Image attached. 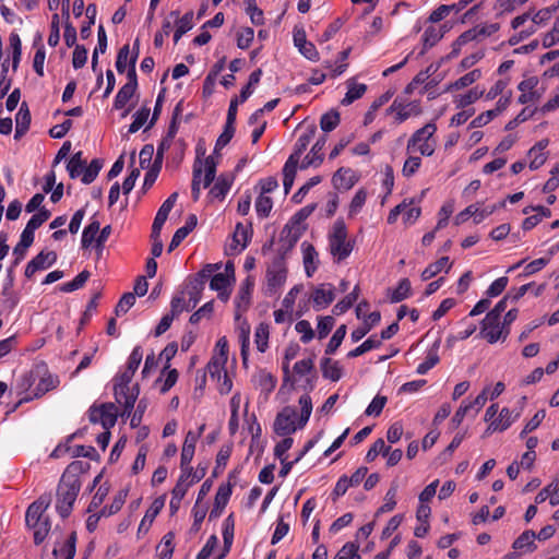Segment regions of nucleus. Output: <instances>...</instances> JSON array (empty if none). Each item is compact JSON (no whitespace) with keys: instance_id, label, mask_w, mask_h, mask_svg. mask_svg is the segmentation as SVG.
Masks as SVG:
<instances>
[{"instance_id":"obj_1","label":"nucleus","mask_w":559,"mask_h":559,"mask_svg":"<svg viewBox=\"0 0 559 559\" xmlns=\"http://www.w3.org/2000/svg\"><path fill=\"white\" fill-rule=\"evenodd\" d=\"M88 467V463L73 461L67 466L61 475L57 486L56 510L62 519H66L71 514L73 504L82 486L80 475L85 473Z\"/></svg>"},{"instance_id":"obj_2","label":"nucleus","mask_w":559,"mask_h":559,"mask_svg":"<svg viewBox=\"0 0 559 559\" xmlns=\"http://www.w3.org/2000/svg\"><path fill=\"white\" fill-rule=\"evenodd\" d=\"M134 373L135 372L126 369L115 378L114 395L116 402L123 406L122 415H131L134 408V403L138 400L140 393L139 384H134L132 388H130V383Z\"/></svg>"},{"instance_id":"obj_3","label":"nucleus","mask_w":559,"mask_h":559,"mask_svg":"<svg viewBox=\"0 0 559 559\" xmlns=\"http://www.w3.org/2000/svg\"><path fill=\"white\" fill-rule=\"evenodd\" d=\"M354 249V243L347 240V227L342 218L334 222L332 230L329 234L330 253L341 262L349 257Z\"/></svg>"},{"instance_id":"obj_4","label":"nucleus","mask_w":559,"mask_h":559,"mask_svg":"<svg viewBox=\"0 0 559 559\" xmlns=\"http://www.w3.org/2000/svg\"><path fill=\"white\" fill-rule=\"evenodd\" d=\"M39 378L38 383L36 384L34 397H40L44 394H46L48 391L55 389L59 384V380L57 377H53L52 374L48 373L47 371L40 376L39 369L32 370L29 373L25 374L23 379L22 386L24 389H29L36 381V379ZM33 400V396L24 397L20 400L13 407V411H15L22 403L28 402Z\"/></svg>"},{"instance_id":"obj_5","label":"nucleus","mask_w":559,"mask_h":559,"mask_svg":"<svg viewBox=\"0 0 559 559\" xmlns=\"http://www.w3.org/2000/svg\"><path fill=\"white\" fill-rule=\"evenodd\" d=\"M286 277L287 269L285 265V257L278 254L273 259L271 265L266 270V286L264 288V294L266 296L277 294L286 282Z\"/></svg>"},{"instance_id":"obj_6","label":"nucleus","mask_w":559,"mask_h":559,"mask_svg":"<svg viewBox=\"0 0 559 559\" xmlns=\"http://www.w3.org/2000/svg\"><path fill=\"white\" fill-rule=\"evenodd\" d=\"M118 409L114 403L93 405L88 411V418L92 424H100L105 430H110L116 425Z\"/></svg>"},{"instance_id":"obj_7","label":"nucleus","mask_w":559,"mask_h":559,"mask_svg":"<svg viewBox=\"0 0 559 559\" xmlns=\"http://www.w3.org/2000/svg\"><path fill=\"white\" fill-rule=\"evenodd\" d=\"M501 319L495 318L488 320V314L480 322V336L489 344H495L498 341H506L510 334V328L503 326Z\"/></svg>"},{"instance_id":"obj_8","label":"nucleus","mask_w":559,"mask_h":559,"mask_svg":"<svg viewBox=\"0 0 559 559\" xmlns=\"http://www.w3.org/2000/svg\"><path fill=\"white\" fill-rule=\"evenodd\" d=\"M503 206H504V201H502L498 204H492V205H488L485 207H480L478 203L471 204L455 216V224L460 225V224L466 222L469 217H473V221L475 224H479L486 217L490 216L498 209L503 207Z\"/></svg>"},{"instance_id":"obj_9","label":"nucleus","mask_w":559,"mask_h":559,"mask_svg":"<svg viewBox=\"0 0 559 559\" xmlns=\"http://www.w3.org/2000/svg\"><path fill=\"white\" fill-rule=\"evenodd\" d=\"M294 372L300 377L305 378L304 383L301 384V389L305 392H311L316 388L317 383V373L314 371V362L312 358L301 359L296 361L294 367Z\"/></svg>"},{"instance_id":"obj_10","label":"nucleus","mask_w":559,"mask_h":559,"mask_svg":"<svg viewBox=\"0 0 559 559\" xmlns=\"http://www.w3.org/2000/svg\"><path fill=\"white\" fill-rule=\"evenodd\" d=\"M297 417V411L293 406L284 407L275 417L274 431L278 436H287L294 433L297 429L295 426V418Z\"/></svg>"},{"instance_id":"obj_11","label":"nucleus","mask_w":559,"mask_h":559,"mask_svg":"<svg viewBox=\"0 0 559 559\" xmlns=\"http://www.w3.org/2000/svg\"><path fill=\"white\" fill-rule=\"evenodd\" d=\"M305 230L306 227H297L290 223H287L280 234L278 254H282L284 257L285 253L290 251L299 241Z\"/></svg>"},{"instance_id":"obj_12","label":"nucleus","mask_w":559,"mask_h":559,"mask_svg":"<svg viewBox=\"0 0 559 559\" xmlns=\"http://www.w3.org/2000/svg\"><path fill=\"white\" fill-rule=\"evenodd\" d=\"M235 474H236V471L229 473L228 484H226V485L222 484L218 487L217 492L215 495L214 506H213L212 510L210 511V515H209L210 520H214V519H217L218 516H221V514L223 513V510L227 506L228 500L233 492L231 488H233L234 484H231V479L235 478Z\"/></svg>"},{"instance_id":"obj_13","label":"nucleus","mask_w":559,"mask_h":559,"mask_svg":"<svg viewBox=\"0 0 559 559\" xmlns=\"http://www.w3.org/2000/svg\"><path fill=\"white\" fill-rule=\"evenodd\" d=\"M57 258L55 251H40L27 263L24 272L25 276L31 278L37 271L50 267L56 263Z\"/></svg>"},{"instance_id":"obj_14","label":"nucleus","mask_w":559,"mask_h":559,"mask_svg":"<svg viewBox=\"0 0 559 559\" xmlns=\"http://www.w3.org/2000/svg\"><path fill=\"white\" fill-rule=\"evenodd\" d=\"M254 277L252 275H248L242 283L240 284L239 290L235 298V305L237 308L236 318H239L240 311H247L251 304V294L254 288Z\"/></svg>"},{"instance_id":"obj_15","label":"nucleus","mask_w":559,"mask_h":559,"mask_svg":"<svg viewBox=\"0 0 559 559\" xmlns=\"http://www.w3.org/2000/svg\"><path fill=\"white\" fill-rule=\"evenodd\" d=\"M328 136H320L316 143L312 145L310 153L302 159L300 164V169H307L310 166L319 167L323 162V148L326 144Z\"/></svg>"},{"instance_id":"obj_16","label":"nucleus","mask_w":559,"mask_h":559,"mask_svg":"<svg viewBox=\"0 0 559 559\" xmlns=\"http://www.w3.org/2000/svg\"><path fill=\"white\" fill-rule=\"evenodd\" d=\"M311 298L317 310L326 308L335 298L334 286L330 283L319 285L313 290Z\"/></svg>"},{"instance_id":"obj_17","label":"nucleus","mask_w":559,"mask_h":559,"mask_svg":"<svg viewBox=\"0 0 559 559\" xmlns=\"http://www.w3.org/2000/svg\"><path fill=\"white\" fill-rule=\"evenodd\" d=\"M49 502L43 499H38L28 506L25 513V523L28 528L31 526H38L40 520L46 518L44 513L47 510Z\"/></svg>"},{"instance_id":"obj_18","label":"nucleus","mask_w":559,"mask_h":559,"mask_svg":"<svg viewBox=\"0 0 559 559\" xmlns=\"http://www.w3.org/2000/svg\"><path fill=\"white\" fill-rule=\"evenodd\" d=\"M357 181L350 168L341 167L332 177V185L337 190L347 191L352 189Z\"/></svg>"},{"instance_id":"obj_19","label":"nucleus","mask_w":559,"mask_h":559,"mask_svg":"<svg viewBox=\"0 0 559 559\" xmlns=\"http://www.w3.org/2000/svg\"><path fill=\"white\" fill-rule=\"evenodd\" d=\"M198 224V217L195 214H189L185 225L178 228L169 243L168 251L175 250L183 240L185 238L197 227Z\"/></svg>"},{"instance_id":"obj_20","label":"nucleus","mask_w":559,"mask_h":559,"mask_svg":"<svg viewBox=\"0 0 559 559\" xmlns=\"http://www.w3.org/2000/svg\"><path fill=\"white\" fill-rule=\"evenodd\" d=\"M548 139H542L530 148L528 156L532 157L530 162V168L532 170L540 168L547 160V153L545 152V150L548 146Z\"/></svg>"},{"instance_id":"obj_21","label":"nucleus","mask_w":559,"mask_h":559,"mask_svg":"<svg viewBox=\"0 0 559 559\" xmlns=\"http://www.w3.org/2000/svg\"><path fill=\"white\" fill-rule=\"evenodd\" d=\"M200 438V433H195L194 431H188L183 441L182 450H181V457H180V465L181 466H188L190 465L194 451L197 442Z\"/></svg>"},{"instance_id":"obj_22","label":"nucleus","mask_w":559,"mask_h":559,"mask_svg":"<svg viewBox=\"0 0 559 559\" xmlns=\"http://www.w3.org/2000/svg\"><path fill=\"white\" fill-rule=\"evenodd\" d=\"M233 183L234 177L231 175L222 174L210 189L209 194L214 199L224 200Z\"/></svg>"},{"instance_id":"obj_23","label":"nucleus","mask_w":559,"mask_h":559,"mask_svg":"<svg viewBox=\"0 0 559 559\" xmlns=\"http://www.w3.org/2000/svg\"><path fill=\"white\" fill-rule=\"evenodd\" d=\"M388 112H396V121L399 123L404 122L406 119H408L412 115H418L419 108L416 104H407L404 105L403 103L399 102L397 99H394L391 106L386 110Z\"/></svg>"},{"instance_id":"obj_24","label":"nucleus","mask_w":559,"mask_h":559,"mask_svg":"<svg viewBox=\"0 0 559 559\" xmlns=\"http://www.w3.org/2000/svg\"><path fill=\"white\" fill-rule=\"evenodd\" d=\"M163 507H164L163 498H157L153 501V503L147 509L146 513L144 514V516L139 525L138 534L146 533L150 530L153 521L155 520L157 514L162 511Z\"/></svg>"},{"instance_id":"obj_25","label":"nucleus","mask_w":559,"mask_h":559,"mask_svg":"<svg viewBox=\"0 0 559 559\" xmlns=\"http://www.w3.org/2000/svg\"><path fill=\"white\" fill-rule=\"evenodd\" d=\"M100 223L94 215L88 225H86L82 233L81 246L83 249L90 248L93 243H96V238L100 231Z\"/></svg>"},{"instance_id":"obj_26","label":"nucleus","mask_w":559,"mask_h":559,"mask_svg":"<svg viewBox=\"0 0 559 559\" xmlns=\"http://www.w3.org/2000/svg\"><path fill=\"white\" fill-rule=\"evenodd\" d=\"M322 376L333 382L338 381L343 376L342 367L338 361L333 360L330 357H323L320 361Z\"/></svg>"},{"instance_id":"obj_27","label":"nucleus","mask_w":559,"mask_h":559,"mask_svg":"<svg viewBox=\"0 0 559 559\" xmlns=\"http://www.w3.org/2000/svg\"><path fill=\"white\" fill-rule=\"evenodd\" d=\"M304 251V265L308 277H311L318 269V252L316 248L308 242L301 245Z\"/></svg>"},{"instance_id":"obj_28","label":"nucleus","mask_w":559,"mask_h":559,"mask_svg":"<svg viewBox=\"0 0 559 559\" xmlns=\"http://www.w3.org/2000/svg\"><path fill=\"white\" fill-rule=\"evenodd\" d=\"M367 91V85L364 83H356L353 80L347 81V92L341 100L343 106H348L355 100L361 98Z\"/></svg>"},{"instance_id":"obj_29","label":"nucleus","mask_w":559,"mask_h":559,"mask_svg":"<svg viewBox=\"0 0 559 559\" xmlns=\"http://www.w3.org/2000/svg\"><path fill=\"white\" fill-rule=\"evenodd\" d=\"M252 236L251 225L245 226L242 223H237L235 227V231L233 234V242L235 243V249L239 246V251L247 248L250 242Z\"/></svg>"},{"instance_id":"obj_30","label":"nucleus","mask_w":559,"mask_h":559,"mask_svg":"<svg viewBox=\"0 0 559 559\" xmlns=\"http://www.w3.org/2000/svg\"><path fill=\"white\" fill-rule=\"evenodd\" d=\"M452 267V263L449 260V257H442L433 263H430L423 272L421 280L428 281L439 274L442 270H445L448 273Z\"/></svg>"},{"instance_id":"obj_31","label":"nucleus","mask_w":559,"mask_h":559,"mask_svg":"<svg viewBox=\"0 0 559 559\" xmlns=\"http://www.w3.org/2000/svg\"><path fill=\"white\" fill-rule=\"evenodd\" d=\"M536 533L534 531L527 530L524 531L514 542L513 549L515 550H524L532 552L536 549L535 545Z\"/></svg>"},{"instance_id":"obj_32","label":"nucleus","mask_w":559,"mask_h":559,"mask_svg":"<svg viewBox=\"0 0 559 559\" xmlns=\"http://www.w3.org/2000/svg\"><path fill=\"white\" fill-rule=\"evenodd\" d=\"M317 128L314 126L309 127L297 139L294 152L290 154L300 159L302 153L307 150L308 145L316 135Z\"/></svg>"},{"instance_id":"obj_33","label":"nucleus","mask_w":559,"mask_h":559,"mask_svg":"<svg viewBox=\"0 0 559 559\" xmlns=\"http://www.w3.org/2000/svg\"><path fill=\"white\" fill-rule=\"evenodd\" d=\"M235 522L233 514L228 515L223 523L224 551L217 559H223L229 552L234 540Z\"/></svg>"},{"instance_id":"obj_34","label":"nucleus","mask_w":559,"mask_h":559,"mask_svg":"<svg viewBox=\"0 0 559 559\" xmlns=\"http://www.w3.org/2000/svg\"><path fill=\"white\" fill-rule=\"evenodd\" d=\"M436 130L437 126L433 122H429L425 124L423 128L418 129L408 140L407 150H411L412 146H415L420 142H428V140L436 132Z\"/></svg>"},{"instance_id":"obj_35","label":"nucleus","mask_w":559,"mask_h":559,"mask_svg":"<svg viewBox=\"0 0 559 559\" xmlns=\"http://www.w3.org/2000/svg\"><path fill=\"white\" fill-rule=\"evenodd\" d=\"M438 347H439V342H436L433 344L432 348H430L428 350L427 356L424 359V361H421L416 368V372L418 374H426L430 369H432L439 362L440 358L438 355Z\"/></svg>"},{"instance_id":"obj_36","label":"nucleus","mask_w":559,"mask_h":559,"mask_svg":"<svg viewBox=\"0 0 559 559\" xmlns=\"http://www.w3.org/2000/svg\"><path fill=\"white\" fill-rule=\"evenodd\" d=\"M107 49V35L104 26L100 24L97 29V45L92 56V70L97 71L98 53H105Z\"/></svg>"},{"instance_id":"obj_37","label":"nucleus","mask_w":559,"mask_h":559,"mask_svg":"<svg viewBox=\"0 0 559 559\" xmlns=\"http://www.w3.org/2000/svg\"><path fill=\"white\" fill-rule=\"evenodd\" d=\"M138 88L123 84L115 96L112 108L116 110L123 109L129 100L134 96Z\"/></svg>"},{"instance_id":"obj_38","label":"nucleus","mask_w":559,"mask_h":559,"mask_svg":"<svg viewBox=\"0 0 559 559\" xmlns=\"http://www.w3.org/2000/svg\"><path fill=\"white\" fill-rule=\"evenodd\" d=\"M513 418L511 416V412L509 408L503 407L499 413V418L495 419L490 423L487 432L489 431H504L507 430L513 423Z\"/></svg>"},{"instance_id":"obj_39","label":"nucleus","mask_w":559,"mask_h":559,"mask_svg":"<svg viewBox=\"0 0 559 559\" xmlns=\"http://www.w3.org/2000/svg\"><path fill=\"white\" fill-rule=\"evenodd\" d=\"M381 346V338H379L376 334L368 337L364 343H361L356 348L348 352V358H355L364 355L365 353L379 348Z\"/></svg>"},{"instance_id":"obj_40","label":"nucleus","mask_w":559,"mask_h":559,"mask_svg":"<svg viewBox=\"0 0 559 559\" xmlns=\"http://www.w3.org/2000/svg\"><path fill=\"white\" fill-rule=\"evenodd\" d=\"M359 296V286L356 285L352 293L346 295L342 300H340L334 307H333V313L336 316H341L345 313L347 310H349L355 301L358 299Z\"/></svg>"},{"instance_id":"obj_41","label":"nucleus","mask_w":559,"mask_h":559,"mask_svg":"<svg viewBox=\"0 0 559 559\" xmlns=\"http://www.w3.org/2000/svg\"><path fill=\"white\" fill-rule=\"evenodd\" d=\"M231 452L233 444H225L219 449L216 455L215 467L212 472L213 477H217L225 469Z\"/></svg>"},{"instance_id":"obj_42","label":"nucleus","mask_w":559,"mask_h":559,"mask_svg":"<svg viewBox=\"0 0 559 559\" xmlns=\"http://www.w3.org/2000/svg\"><path fill=\"white\" fill-rule=\"evenodd\" d=\"M239 340L241 344L240 355L242 364L247 366L250 346V325L247 322H243L239 326Z\"/></svg>"},{"instance_id":"obj_43","label":"nucleus","mask_w":559,"mask_h":559,"mask_svg":"<svg viewBox=\"0 0 559 559\" xmlns=\"http://www.w3.org/2000/svg\"><path fill=\"white\" fill-rule=\"evenodd\" d=\"M103 168V160L99 158H94L90 163L88 166L85 165L83 171H82V178L81 181L84 185L92 183L98 176L100 169Z\"/></svg>"},{"instance_id":"obj_44","label":"nucleus","mask_w":559,"mask_h":559,"mask_svg":"<svg viewBox=\"0 0 559 559\" xmlns=\"http://www.w3.org/2000/svg\"><path fill=\"white\" fill-rule=\"evenodd\" d=\"M85 164L86 162L83 159V153L81 151L73 154L67 165L70 178H78L82 174Z\"/></svg>"},{"instance_id":"obj_45","label":"nucleus","mask_w":559,"mask_h":559,"mask_svg":"<svg viewBox=\"0 0 559 559\" xmlns=\"http://www.w3.org/2000/svg\"><path fill=\"white\" fill-rule=\"evenodd\" d=\"M484 95V90H479L478 86L471 88L467 93L460 95L455 99L456 108L463 109L476 100H478Z\"/></svg>"},{"instance_id":"obj_46","label":"nucleus","mask_w":559,"mask_h":559,"mask_svg":"<svg viewBox=\"0 0 559 559\" xmlns=\"http://www.w3.org/2000/svg\"><path fill=\"white\" fill-rule=\"evenodd\" d=\"M90 276L91 273L87 270H83L72 281L63 283L60 286V290L63 293H72L74 290H78L85 285Z\"/></svg>"},{"instance_id":"obj_47","label":"nucleus","mask_w":559,"mask_h":559,"mask_svg":"<svg viewBox=\"0 0 559 559\" xmlns=\"http://www.w3.org/2000/svg\"><path fill=\"white\" fill-rule=\"evenodd\" d=\"M397 488V484L393 481L385 493L384 503L378 509L376 513L377 515L394 510L396 506Z\"/></svg>"},{"instance_id":"obj_48","label":"nucleus","mask_w":559,"mask_h":559,"mask_svg":"<svg viewBox=\"0 0 559 559\" xmlns=\"http://www.w3.org/2000/svg\"><path fill=\"white\" fill-rule=\"evenodd\" d=\"M151 109L147 106H142L133 115V121L129 126L128 133L132 134L138 132L147 121Z\"/></svg>"},{"instance_id":"obj_49","label":"nucleus","mask_w":559,"mask_h":559,"mask_svg":"<svg viewBox=\"0 0 559 559\" xmlns=\"http://www.w3.org/2000/svg\"><path fill=\"white\" fill-rule=\"evenodd\" d=\"M481 72L479 69H474L471 72L466 73L465 75L457 79L455 82L451 83L448 86V90H461L464 87H467L472 85L474 82H476L478 79H480Z\"/></svg>"},{"instance_id":"obj_50","label":"nucleus","mask_w":559,"mask_h":559,"mask_svg":"<svg viewBox=\"0 0 559 559\" xmlns=\"http://www.w3.org/2000/svg\"><path fill=\"white\" fill-rule=\"evenodd\" d=\"M340 112L332 109L321 116L320 128L324 132H331L340 124Z\"/></svg>"},{"instance_id":"obj_51","label":"nucleus","mask_w":559,"mask_h":559,"mask_svg":"<svg viewBox=\"0 0 559 559\" xmlns=\"http://www.w3.org/2000/svg\"><path fill=\"white\" fill-rule=\"evenodd\" d=\"M443 34L437 29L435 26H429L425 29L423 34V45L424 48L421 50V55L426 52L427 49L437 45V43L442 38Z\"/></svg>"},{"instance_id":"obj_52","label":"nucleus","mask_w":559,"mask_h":559,"mask_svg":"<svg viewBox=\"0 0 559 559\" xmlns=\"http://www.w3.org/2000/svg\"><path fill=\"white\" fill-rule=\"evenodd\" d=\"M411 282L408 278H402L399 282L397 287L392 292L390 296L391 302H400L406 299L411 295Z\"/></svg>"},{"instance_id":"obj_53","label":"nucleus","mask_w":559,"mask_h":559,"mask_svg":"<svg viewBox=\"0 0 559 559\" xmlns=\"http://www.w3.org/2000/svg\"><path fill=\"white\" fill-rule=\"evenodd\" d=\"M246 5V12L249 14L251 23L253 25H262L264 24V14L263 11L258 8L255 0H243Z\"/></svg>"},{"instance_id":"obj_54","label":"nucleus","mask_w":559,"mask_h":559,"mask_svg":"<svg viewBox=\"0 0 559 559\" xmlns=\"http://www.w3.org/2000/svg\"><path fill=\"white\" fill-rule=\"evenodd\" d=\"M346 332L347 329L345 324H342L336 329V331L334 332L330 342L326 345L325 355H333L337 350L346 335Z\"/></svg>"},{"instance_id":"obj_55","label":"nucleus","mask_w":559,"mask_h":559,"mask_svg":"<svg viewBox=\"0 0 559 559\" xmlns=\"http://www.w3.org/2000/svg\"><path fill=\"white\" fill-rule=\"evenodd\" d=\"M87 22L81 27L80 35L82 39H87L92 34V25L95 23L97 7L94 3H90L85 11Z\"/></svg>"},{"instance_id":"obj_56","label":"nucleus","mask_w":559,"mask_h":559,"mask_svg":"<svg viewBox=\"0 0 559 559\" xmlns=\"http://www.w3.org/2000/svg\"><path fill=\"white\" fill-rule=\"evenodd\" d=\"M201 177H202V163L199 159H195V162L193 164L192 182H191L192 199L194 201H198L200 198Z\"/></svg>"},{"instance_id":"obj_57","label":"nucleus","mask_w":559,"mask_h":559,"mask_svg":"<svg viewBox=\"0 0 559 559\" xmlns=\"http://www.w3.org/2000/svg\"><path fill=\"white\" fill-rule=\"evenodd\" d=\"M255 212L257 215L261 218H265L270 215L272 207H273V201L270 197H266L265 194H260L255 200Z\"/></svg>"},{"instance_id":"obj_58","label":"nucleus","mask_w":559,"mask_h":559,"mask_svg":"<svg viewBox=\"0 0 559 559\" xmlns=\"http://www.w3.org/2000/svg\"><path fill=\"white\" fill-rule=\"evenodd\" d=\"M390 450H391V447L386 445L384 440L379 438L373 442V444L368 450V452L366 454V461L372 462L376 460V457L379 454H382L385 456Z\"/></svg>"},{"instance_id":"obj_59","label":"nucleus","mask_w":559,"mask_h":559,"mask_svg":"<svg viewBox=\"0 0 559 559\" xmlns=\"http://www.w3.org/2000/svg\"><path fill=\"white\" fill-rule=\"evenodd\" d=\"M257 349L264 353L269 346V326L266 324H259L254 333Z\"/></svg>"},{"instance_id":"obj_60","label":"nucleus","mask_w":559,"mask_h":559,"mask_svg":"<svg viewBox=\"0 0 559 559\" xmlns=\"http://www.w3.org/2000/svg\"><path fill=\"white\" fill-rule=\"evenodd\" d=\"M235 131H236L235 124L225 122L224 130H223L222 134L217 138L216 143H215V147H214L215 154H217L223 147H225L230 142V140L233 139V136L235 134Z\"/></svg>"},{"instance_id":"obj_61","label":"nucleus","mask_w":559,"mask_h":559,"mask_svg":"<svg viewBox=\"0 0 559 559\" xmlns=\"http://www.w3.org/2000/svg\"><path fill=\"white\" fill-rule=\"evenodd\" d=\"M29 528L34 531L35 545L41 544L50 531L49 518L46 516L41 519L40 522L38 523V526H31Z\"/></svg>"},{"instance_id":"obj_62","label":"nucleus","mask_w":559,"mask_h":559,"mask_svg":"<svg viewBox=\"0 0 559 559\" xmlns=\"http://www.w3.org/2000/svg\"><path fill=\"white\" fill-rule=\"evenodd\" d=\"M70 454L72 457H87L90 460H98L99 455L96 449L92 445H74L70 447Z\"/></svg>"},{"instance_id":"obj_63","label":"nucleus","mask_w":559,"mask_h":559,"mask_svg":"<svg viewBox=\"0 0 559 559\" xmlns=\"http://www.w3.org/2000/svg\"><path fill=\"white\" fill-rule=\"evenodd\" d=\"M135 296L132 293H124L119 299L118 304L115 308L116 316L124 314L129 311V309L134 305Z\"/></svg>"},{"instance_id":"obj_64","label":"nucleus","mask_w":559,"mask_h":559,"mask_svg":"<svg viewBox=\"0 0 559 559\" xmlns=\"http://www.w3.org/2000/svg\"><path fill=\"white\" fill-rule=\"evenodd\" d=\"M559 41V17H557L552 24L551 29L546 33L543 37L544 48H549Z\"/></svg>"}]
</instances>
